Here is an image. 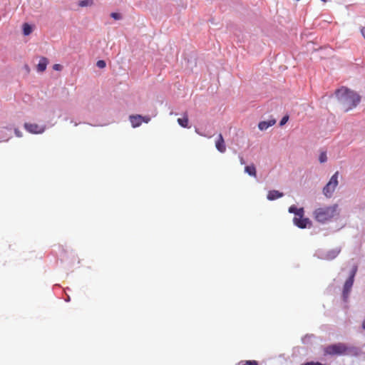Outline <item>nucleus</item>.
<instances>
[{"label":"nucleus","mask_w":365,"mask_h":365,"mask_svg":"<svg viewBox=\"0 0 365 365\" xmlns=\"http://www.w3.org/2000/svg\"><path fill=\"white\" fill-rule=\"evenodd\" d=\"M339 103L344 107V111H348L356 107L360 102V96L353 91L346 87H341L335 92Z\"/></svg>","instance_id":"nucleus-1"},{"label":"nucleus","mask_w":365,"mask_h":365,"mask_svg":"<svg viewBox=\"0 0 365 365\" xmlns=\"http://www.w3.org/2000/svg\"><path fill=\"white\" fill-rule=\"evenodd\" d=\"M338 205L335 204L331 206H324L316 209L314 212V217L317 221L324 223L331 220L334 217L338 215Z\"/></svg>","instance_id":"nucleus-2"},{"label":"nucleus","mask_w":365,"mask_h":365,"mask_svg":"<svg viewBox=\"0 0 365 365\" xmlns=\"http://www.w3.org/2000/svg\"><path fill=\"white\" fill-rule=\"evenodd\" d=\"M324 355L339 356L356 354L358 349L355 347H349L343 343L329 345L324 349Z\"/></svg>","instance_id":"nucleus-3"},{"label":"nucleus","mask_w":365,"mask_h":365,"mask_svg":"<svg viewBox=\"0 0 365 365\" xmlns=\"http://www.w3.org/2000/svg\"><path fill=\"white\" fill-rule=\"evenodd\" d=\"M339 173L336 171L323 188V193L327 197H331L339 185Z\"/></svg>","instance_id":"nucleus-4"},{"label":"nucleus","mask_w":365,"mask_h":365,"mask_svg":"<svg viewBox=\"0 0 365 365\" xmlns=\"http://www.w3.org/2000/svg\"><path fill=\"white\" fill-rule=\"evenodd\" d=\"M356 269H357V268H356V267H355L353 269L351 275L349 276V277L345 282V284H344V290H343V297H344L345 300L347 299V297L349 296V294L350 292V290H351V289L352 287V285H353V283H354V278Z\"/></svg>","instance_id":"nucleus-5"},{"label":"nucleus","mask_w":365,"mask_h":365,"mask_svg":"<svg viewBox=\"0 0 365 365\" xmlns=\"http://www.w3.org/2000/svg\"><path fill=\"white\" fill-rule=\"evenodd\" d=\"M304 211L303 210L302 215H296L293 219L294 224L301 229L306 228L307 225L310 224L309 218L304 217Z\"/></svg>","instance_id":"nucleus-6"},{"label":"nucleus","mask_w":365,"mask_h":365,"mask_svg":"<svg viewBox=\"0 0 365 365\" xmlns=\"http://www.w3.org/2000/svg\"><path fill=\"white\" fill-rule=\"evenodd\" d=\"M24 128L29 133L33 134H40L44 132L45 126H41L36 123H26Z\"/></svg>","instance_id":"nucleus-7"},{"label":"nucleus","mask_w":365,"mask_h":365,"mask_svg":"<svg viewBox=\"0 0 365 365\" xmlns=\"http://www.w3.org/2000/svg\"><path fill=\"white\" fill-rule=\"evenodd\" d=\"M215 148L221 153L226 151V145L222 135L220 133L215 140Z\"/></svg>","instance_id":"nucleus-8"},{"label":"nucleus","mask_w":365,"mask_h":365,"mask_svg":"<svg viewBox=\"0 0 365 365\" xmlns=\"http://www.w3.org/2000/svg\"><path fill=\"white\" fill-rule=\"evenodd\" d=\"M130 121L133 128L138 127L143 122V116L140 115H130Z\"/></svg>","instance_id":"nucleus-9"},{"label":"nucleus","mask_w":365,"mask_h":365,"mask_svg":"<svg viewBox=\"0 0 365 365\" xmlns=\"http://www.w3.org/2000/svg\"><path fill=\"white\" fill-rule=\"evenodd\" d=\"M48 63V60L46 57H41L36 66L37 71L40 73L43 72L46 69Z\"/></svg>","instance_id":"nucleus-10"},{"label":"nucleus","mask_w":365,"mask_h":365,"mask_svg":"<svg viewBox=\"0 0 365 365\" xmlns=\"http://www.w3.org/2000/svg\"><path fill=\"white\" fill-rule=\"evenodd\" d=\"M283 196V193L278 190H270L267 194V199L269 200H274Z\"/></svg>","instance_id":"nucleus-11"},{"label":"nucleus","mask_w":365,"mask_h":365,"mask_svg":"<svg viewBox=\"0 0 365 365\" xmlns=\"http://www.w3.org/2000/svg\"><path fill=\"white\" fill-rule=\"evenodd\" d=\"M276 123L275 120H271L269 121H262L259 123L258 128L261 130H267L269 127L272 126Z\"/></svg>","instance_id":"nucleus-12"},{"label":"nucleus","mask_w":365,"mask_h":365,"mask_svg":"<svg viewBox=\"0 0 365 365\" xmlns=\"http://www.w3.org/2000/svg\"><path fill=\"white\" fill-rule=\"evenodd\" d=\"M177 121L178 124L182 128H189V120L187 113H185L182 118H178Z\"/></svg>","instance_id":"nucleus-13"},{"label":"nucleus","mask_w":365,"mask_h":365,"mask_svg":"<svg viewBox=\"0 0 365 365\" xmlns=\"http://www.w3.org/2000/svg\"><path fill=\"white\" fill-rule=\"evenodd\" d=\"M245 171L250 176L256 177L257 171L254 165H247L245 168Z\"/></svg>","instance_id":"nucleus-14"},{"label":"nucleus","mask_w":365,"mask_h":365,"mask_svg":"<svg viewBox=\"0 0 365 365\" xmlns=\"http://www.w3.org/2000/svg\"><path fill=\"white\" fill-rule=\"evenodd\" d=\"M304 208H297L295 205H292L289 207V212L294 213V215H302Z\"/></svg>","instance_id":"nucleus-15"},{"label":"nucleus","mask_w":365,"mask_h":365,"mask_svg":"<svg viewBox=\"0 0 365 365\" xmlns=\"http://www.w3.org/2000/svg\"><path fill=\"white\" fill-rule=\"evenodd\" d=\"M32 31V28L31 26L27 24V23H25L23 25V33L25 36H28L29 35Z\"/></svg>","instance_id":"nucleus-16"},{"label":"nucleus","mask_w":365,"mask_h":365,"mask_svg":"<svg viewBox=\"0 0 365 365\" xmlns=\"http://www.w3.org/2000/svg\"><path fill=\"white\" fill-rule=\"evenodd\" d=\"M93 4V0H82L80 1L78 3L79 6L84 7V6H90Z\"/></svg>","instance_id":"nucleus-17"},{"label":"nucleus","mask_w":365,"mask_h":365,"mask_svg":"<svg viewBox=\"0 0 365 365\" xmlns=\"http://www.w3.org/2000/svg\"><path fill=\"white\" fill-rule=\"evenodd\" d=\"M239 365H258V363L257 361L255 360H247L240 361Z\"/></svg>","instance_id":"nucleus-18"},{"label":"nucleus","mask_w":365,"mask_h":365,"mask_svg":"<svg viewBox=\"0 0 365 365\" xmlns=\"http://www.w3.org/2000/svg\"><path fill=\"white\" fill-rule=\"evenodd\" d=\"M319 160L321 163H325L327 160V156L325 152H322L320 153Z\"/></svg>","instance_id":"nucleus-19"},{"label":"nucleus","mask_w":365,"mask_h":365,"mask_svg":"<svg viewBox=\"0 0 365 365\" xmlns=\"http://www.w3.org/2000/svg\"><path fill=\"white\" fill-rule=\"evenodd\" d=\"M96 66H97L98 68H105V67H106V63L105 61H103V60H99V61H97V63H96Z\"/></svg>","instance_id":"nucleus-20"},{"label":"nucleus","mask_w":365,"mask_h":365,"mask_svg":"<svg viewBox=\"0 0 365 365\" xmlns=\"http://www.w3.org/2000/svg\"><path fill=\"white\" fill-rule=\"evenodd\" d=\"M339 253V251H332L330 253L328 254V257L329 259L334 258Z\"/></svg>","instance_id":"nucleus-21"},{"label":"nucleus","mask_w":365,"mask_h":365,"mask_svg":"<svg viewBox=\"0 0 365 365\" xmlns=\"http://www.w3.org/2000/svg\"><path fill=\"white\" fill-rule=\"evenodd\" d=\"M110 16L115 20H119L121 19V15L118 13H115V12L111 13Z\"/></svg>","instance_id":"nucleus-22"},{"label":"nucleus","mask_w":365,"mask_h":365,"mask_svg":"<svg viewBox=\"0 0 365 365\" xmlns=\"http://www.w3.org/2000/svg\"><path fill=\"white\" fill-rule=\"evenodd\" d=\"M288 119H289V116H288V115H285V116H284V117L282 118V120H281V121H280V123H279V125H284V124L287 122Z\"/></svg>","instance_id":"nucleus-23"},{"label":"nucleus","mask_w":365,"mask_h":365,"mask_svg":"<svg viewBox=\"0 0 365 365\" xmlns=\"http://www.w3.org/2000/svg\"><path fill=\"white\" fill-rule=\"evenodd\" d=\"M53 68L55 71H61L62 69V66L61 64L56 63L53 66Z\"/></svg>","instance_id":"nucleus-24"},{"label":"nucleus","mask_w":365,"mask_h":365,"mask_svg":"<svg viewBox=\"0 0 365 365\" xmlns=\"http://www.w3.org/2000/svg\"><path fill=\"white\" fill-rule=\"evenodd\" d=\"M150 120V118L149 116H143V122L148 123Z\"/></svg>","instance_id":"nucleus-25"},{"label":"nucleus","mask_w":365,"mask_h":365,"mask_svg":"<svg viewBox=\"0 0 365 365\" xmlns=\"http://www.w3.org/2000/svg\"><path fill=\"white\" fill-rule=\"evenodd\" d=\"M304 365H322L321 363H313V362H307L305 363Z\"/></svg>","instance_id":"nucleus-26"},{"label":"nucleus","mask_w":365,"mask_h":365,"mask_svg":"<svg viewBox=\"0 0 365 365\" xmlns=\"http://www.w3.org/2000/svg\"><path fill=\"white\" fill-rule=\"evenodd\" d=\"M15 134L16 135V136L18 137H21L22 135H21V133L18 130V129H16L15 130Z\"/></svg>","instance_id":"nucleus-27"},{"label":"nucleus","mask_w":365,"mask_h":365,"mask_svg":"<svg viewBox=\"0 0 365 365\" xmlns=\"http://www.w3.org/2000/svg\"><path fill=\"white\" fill-rule=\"evenodd\" d=\"M240 163H241L242 165H243V164H245V160H244V158H243V157H242V156H240Z\"/></svg>","instance_id":"nucleus-28"},{"label":"nucleus","mask_w":365,"mask_h":365,"mask_svg":"<svg viewBox=\"0 0 365 365\" xmlns=\"http://www.w3.org/2000/svg\"><path fill=\"white\" fill-rule=\"evenodd\" d=\"M361 34H362L363 36H364V38H365V27H364V28H363V29H361Z\"/></svg>","instance_id":"nucleus-29"},{"label":"nucleus","mask_w":365,"mask_h":365,"mask_svg":"<svg viewBox=\"0 0 365 365\" xmlns=\"http://www.w3.org/2000/svg\"><path fill=\"white\" fill-rule=\"evenodd\" d=\"M362 327L364 329H365V318H364V320L363 321V323H362Z\"/></svg>","instance_id":"nucleus-30"},{"label":"nucleus","mask_w":365,"mask_h":365,"mask_svg":"<svg viewBox=\"0 0 365 365\" xmlns=\"http://www.w3.org/2000/svg\"><path fill=\"white\" fill-rule=\"evenodd\" d=\"M322 1H324V2H327V0H322Z\"/></svg>","instance_id":"nucleus-31"}]
</instances>
